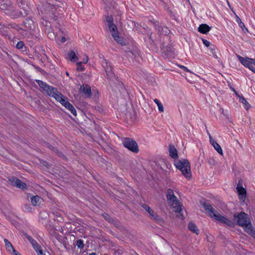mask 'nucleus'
<instances>
[{
    "mask_svg": "<svg viewBox=\"0 0 255 255\" xmlns=\"http://www.w3.org/2000/svg\"><path fill=\"white\" fill-rule=\"evenodd\" d=\"M201 204L211 217L215 218L217 221L221 223L225 224L229 227H234V223L232 221L219 214L217 211L213 208L210 204L209 203L204 202Z\"/></svg>",
    "mask_w": 255,
    "mask_h": 255,
    "instance_id": "obj_1",
    "label": "nucleus"
},
{
    "mask_svg": "<svg viewBox=\"0 0 255 255\" xmlns=\"http://www.w3.org/2000/svg\"><path fill=\"white\" fill-rule=\"evenodd\" d=\"M174 165L176 168L180 170L183 175L188 179H190L192 177L191 171L190 164L187 159H183L174 161Z\"/></svg>",
    "mask_w": 255,
    "mask_h": 255,
    "instance_id": "obj_2",
    "label": "nucleus"
},
{
    "mask_svg": "<svg viewBox=\"0 0 255 255\" xmlns=\"http://www.w3.org/2000/svg\"><path fill=\"white\" fill-rule=\"evenodd\" d=\"M168 203L171 208H175V212H180L182 210V206L180 204L177 198L175 196L172 189H168L166 193Z\"/></svg>",
    "mask_w": 255,
    "mask_h": 255,
    "instance_id": "obj_3",
    "label": "nucleus"
},
{
    "mask_svg": "<svg viewBox=\"0 0 255 255\" xmlns=\"http://www.w3.org/2000/svg\"><path fill=\"white\" fill-rule=\"evenodd\" d=\"M35 82L39 86L40 91L44 92L49 97L54 98L57 94L59 93V91L56 88L48 85L42 80L36 79Z\"/></svg>",
    "mask_w": 255,
    "mask_h": 255,
    "instance_id": "obj_4",
    "label": "nucleus"
},
{
    "mask_svg": "<svg viewBox=\"0 0 255 255\" xmlns=\"http://www.w3.org/2000/svg\"><path fill=\"white\" fill-rule=\"evenodd\" d=\"M233 217V219L237 221L238 225L240 227H245L251 223L249 215L244 212L234 214Z\"/></svg>",
    "mask_w": 255,
    "mask_h": 255,
    "instance_id": "obj_5",
    "label": "nucleus"
},
{
    "mask_svg": "<svg viewBox=\"0 0 255 255\" xmlns=\"http://www.w3.org/2000/svg\"><path fill=\"white\" fill-rule=\"evenodd\" d=\"M105 64L103 65L106 74V77L109 81H118V77L113 72V67L112 64L107 60H105Z\"/></svg>",
    "mask_w": 255,
    "mask_h": 255,
    "instance_id": "obj_6",
    "label": "nucleus"
},
{
    "mask_svg": "<svg viewBox=\"0 0 255 255\" xmlns=\"http://www.w3.org/2000/svg\"><path fill=\"white\" fill-rule=\"evenodd\" d=\"M124 146L129 151L137 153L139 151L138 146L136 142L132 138L126 137L123 141Z\"/></svg>",
    "mask_w": 255,
    "mask_h": 255,
    "instance_id": "obj_7",
    "label": "nucleus"
},
{
    "mask_svg": "<svg viewBox=\"0 0 255 255\" xmlns=\"http://www.w3.org/2000/svg\"><path fill=\"white\" fill-rule=\"evenodd\" d=\"M5 14L10 16L12 18H17L21 16H25L28 14V12L24 10V13L23 14L19 10H15L13 7H9L6 11H4Z\"/></svg>",
    "mask_w": 255,
    "mask_h": 255,
    "instance_id": "obj_8",
    "label": "nucleus"
},
{
    "mask_svg": "<svg viewBox=\"0 0 255 255\" xmlns=\"http://www.w3.org/2000/svg\"><path fill=\"white\" fill-rule=\"evenodd\" d=\"M10 184L17 188H20L22 190L26 189L27 186L25 183L22 182L19 179L16 177H11L8 179Z\"/></svg>",
    "mask_w": 255,
    "mask_h": 255,
    "instance_id": "obj_9",
    "label": "nucleus"
},
{
    "mask_svg": "<svg viewBox=\"0 0 255 255\" xmlns=\"http://www.w3.org/2000/svg\"><path fill=\"white\" fill-rule=\"evenodd\" d=\"M141 207L149 214L150 218L156 222H160L161 219L159 216L155 213L148 205L142 204Z\"/></svg>",
    "mask_w": 255,
    "mask_h": 255,
    "instance_id": "obj_10",
    "label": "nucleus"
},
{
    "mask_svg": "<svg viewBox=\"0 0 255 255\" xmlns=\"http://www.w3.org/2000/svg\"><path fill=\"white\" fill-rule=\"evenodd\" d=\"M237 190L239 193V199L244 201L246 198L247 191L246 189L244 188L241 184H240V181L237 185Z\"/></svg>",
    "mask_w": 255,
    "mask_h": 255,
    "instance_id": "obj_11",
    "label": "nucleus"
},
{
    "mask_svg": "<svg viewBox=\"0 0 255 255\" xmlns=\"http://www.w3.org/2000/svg\"><path fill=\"white\" fill-rule=\"evenodd\" d=\"M241 63L246 67H248L251 64H255V59H252L249 57L244 58L241 56H238Z\"/></svg>",
    "mask_w": 255,
    "mask_h": 255,
    "instance_id": "obj_12",
    "label": "nucleus"
},
{
    "mask_svg": "<svg viewBox=\"0 0 255 255\" xmlns=\"http://www.w3.org/2000/svg\"><path fill=\"white\" fill-rule=\"evenodd\" d=\"M111 33L112 37L118 43L122 46L126 45V41L124 40L123 37L119 36V33L118 29L116 30L115 31H113Z\"/></svg>",
    "mask_w": 255,
    "mask_h": 255,
    "instance_id": "obj_13",
    "label": "nucleus"
},
{
    "mask_svg": "<svg viewBox=\"0 0 255 255\" xmlns=\"http://www.w3.org/2000/svg\"><path fill=\"white\" fill-rule=\"evenodd\" d=\"M79 92L84 94L88 98H91L92 96L91 87L87 84H83L80 86Z\"/></svg>",
    "mask_w": 255,
    "mask_h": 255,
    "instance_id": "obj_14",
    "label": "nucleus"
},
{
    "mask_svg": "<svg viewBox=\"0 0 255 255\" xmlns=\"http://www.w3.org/2000/svg\"><path fill=\"white\" fill-rule=\"evenodd\" d=\"M210 142L214 147V149L219 153L222 155L223 154V150L220 145L210 135L209 136Z\"/></svg>",
    "mask_w": 255,
    "mask_h": 255,
    "instance_id": "obj_15",
    "label": "nucleus"
},
{
    "mask_svg": "<svg viewBox=\"0 0 255 255\" xmlns=\"http://www.w3.org/2000/svg\"><path fill=\"white\" fill-rule=\"evenodd\" d=\"M54 99L56 101L60 103L63 106L65 104L69 105L70 103L67 100V98L64 97V96L59 92V93L55 96Z\"/></svg>",
    "mask_w": 255,
    "mask_h": 255,
    "instance_id": "obj_16",
    "label": "nucleus"
},
{
    "mask_svg": "<svg viewBox=\"0 0 255 255\" xmlns=\"http://www.w3.org/2000/svg\"><path fill=\"white\" fill-rule=\"evenodd\" d=\"M106 20L109 23L108 27L110 32L118 29L117 26L113 23V18L111 16H108Z\"/></svg>",
    "mask_w": 255,
    "mask_h": 255,
    "instance_id": "obj_17",
    "label": "nucleus"
},
{
    "mask_svg": "<svg viewBox=\"0 0 255 255\" xmlns=\"http://www.w3.org/2000/svg\"><path fill=\"white\" fill-rule=\"evenodd\" d=\"M169 155L173 159H176L178 157L177 151L175 146L172 144L169 145Z\"/></svg>",
    "mask_w": 255,
    "mask_h": 255,
    "instance_id": "obj_18",
    "label": "nucleus"
},
{
    "mask_svg": "<svg viewBox=\"0 0 255 255\" xmlns=\"http://www.w3.org/2000/svg\"><path fill=\"white\" fill-rule=\"evenodd\" d=\"M211 30V27L207 24H201L198 28L199 32L207 34Z\"/></svg>",
    "mask_w": 255,
    "mask_h": 255,
    "instance_id": "obj_19",
    "label": "nucleus"
},
{
    "mask_svg": "<svg viewBox=\"0 0 255 255\" xmlns=\"http://www.w3.org/2000/svg\"><path fill=\"white\" fill-rule=\"evenodd\" d=\"M125 52L128 56L131 58H137L139 56V51L135 49L131 50H126Z\"/></svg>",
    "mask_w": 255,
    "mask_h": 255,
    "instance_id": "obj_20",
    "label": "nucleus"
},
{
    "mask_svg": "<svg viewBox=\"0 0 255 255\" xmlns=\"http://www.w3.org/2000/svg\"><path fill=\"white\" fill-rule=\"evenodd\" d=\"M188 229L189 230L197 235L199 234V230L198 229L196 224L193 222H190L189 223Z\"/></svg>",
    "mask_w": 255,
    "mask_h": 255,
    "instance_id": "obj_21",
    "label": "nucleus"
},
{
    "mask_svg": "<svg viewBox=\"0 0 255 255\" xmlns=\"http://www.w3.org/2000/svg\"><path fill=\"white\" fill-rule=\"evenodd\" d=\"M23 24L26 28V30L32 29L33 26V21L30 17L26 18L25 21H23Z\"/></svg>",
    "mask_w": 255,
    "mask_h": 255,
    "instance_id": "obj_22",
    "label": "nucleus"
},
{
    "mask_svg": "<svg viewBox=\"0 0 255 255\" xmlns=\"http://www.w3.org/2000/svg\"><path fill=\"white\" fill-rule=\"evenodd\" d=\"M157 31L159 34L167 35L170 33V30L166 26L161 25L158 27Z\"/></svg>",
    "mask_w": 255,
    "mask_h": 255,
    "instance_id": "obj_23",
    "label": "nucleus"
},
{
    "mask_svg": "<svg viewBox=\"0 0 255 255\" xmlns=\"http://www.w3.org/2000/svg\"><path fill=\"white\" fill-rule=\"evenodd\" d=\"M245 231L252 237L255 239V229L252 226L251 223L247 226L245 227Z\"/></svg>",
    "mask_w": 255,
    "mask_h": 255,
    "instance_id": "obj_24",
    "label": "nucleus"
},
{
    "mask_svg": "<svg viewBox=\"0 0 255 255\" xmlns=\"http://www.w3.org/2000/svg\"><path fill=\"white\" fill-rule=\"evenodd\" d=\"M8 27H6L4 24L0 23V32L3 36L8 37L10 39V36L8 35V31L7 29Z\"/></svg>",
    "mask_w": 255,
    "mask_h": 255,
    "instance_id": "obj_25",
    "label": "nucleus"
},
{
    "mask_svg": "<svg viewBox=\"0 0 255 255\" xmlns=\"http://www.w3.org/2000/svg\"><path fill=\"white\" fill-rule=\"evenodd\" d=\"M68 59L73 62L77 61L78 59V57L76 56L75 52L73 50H70L67 53Z\"/></svg>",
    "mask_w": 255,
    "mask_h": 255,
    "instance_id": "obj_26",
    "label": "nucleus"
},
{
    "mask_svg": "<svg viewBox=\"0 0 255 255\" xmlns=\"http://www.w3.org/2000/svg\"><path fill=\"white\" fill-rule=\"evenodd\" d=\"M4 243L6 251L10 253L12 252V250H15L12 245L6 239H4Z\"/></svg>",
    "mask_w": 255,
    "mask_h": 255,
    "instance_id": "obj_27",
    "label": "nucleus"
},
{
    "mask_svg": "<svg viewBox=\"0 0 255 255\" xmlns=\"http://www.w3.org/2000/svg\"><path fill=\"white\" fill-rule=\"evenodd\" d=\"M239 102L243 104L244 108L247 110H249L251 108L250 104L243 96L240 97Z\"/></svg>",
    "mask_w": 255,
    "mask_h": 255,
    "instance_id": "obj_28",
    "label": "nucleus"
},
{
    "mask_svg": "<svg viewBox=\"0 0 255 255\" xmlns=\"http://www.w3.org/2000/svg\"><path fill=\"white\" fill-rule=\"evenodd\" d=\"M104 218L109 223H117L116 219L112 218L109 214L107 213H104L102 214Z\"/></svg>",
    "mask_w": 255,
    "mask_h": 255,
    "instance_id": "obj_29",
    "label": "nucleus"
},
{
    "mask_svg": "<svg viewBox=\"0 0 255 255\" xmlns=\"http://www.w3.org/2000/svg\"><path fill=\"white\" fill-rule=\"evenodd\" d=\"M217 49V47L214 45H211V46L209 48V50L210 52L212 54L213 57L216 59H220L217 55L216 54V50Z\"/></svg>",
    "mask_w": 255,
    "mask_h": 255,
    "instance_id": "obj_30",
    "label": "nucleus"
},
{
    "mask_svg": "<svg viewBox=\"0 0 255 255\" xmlns=\"http://www.w3.org/2000/svg\"><path fill=\"white\" fill-rule=\"evenodd\" d=\"M7 2H9L8 0H3L0 3V7L2 10H4V12L10 7V6L8 5Z\"/></svg>",
    "mask_w": 255,
    "mask_h": 255,
    "instance_id": "obj_31",
    "label": "nucleus"
},
{
    "mask_svg": "<svg viewBox=\"0 0 255 255\" xmlns=\"http://www.w3.org/2000/svg\"><path fill=\"white\" fill-rule=\"evenodd\" d=\"M165 8L166 9L170 17H171L175 21H177L178 18L176 17L175 14L171 9H169V7L167 5L166 7H165Z\"/></svg>",
    "mask_w": 255,
    "mask_h": 255,
    "instance_id": "obj_32",
    "label": "nucleus"
},
{
    "mask_svg": "<svg viewBox=\"0 0 255 255\" xmlns=\"http://www.w3.org/2000/svg\"><path fill=\"white\" fill-rule=\"evenodd\" d=\"M30 199L32 205L34 206H36L38 204V203L39 202L41 199L38 196L36 195L32 196L30 198Z\"/></svg>",
    "mask_w": 255,
    "mask_h": 255,
    "instance_id": "obj_33",
    "label": "nucleus"
},
{
    "mask_svg": "<svg viewBox=\"0 0 255 255\" xmlns=\"http://www.w3.org/2000/svg\"><path fill=\"white\" fill-rule=\"evenodd\" d=\"M113 250L114 251V255H122L125 251V249L122 247H119L118 249Z\"/></svg>",
    "mask_w": 255,
    "mask_h": 255,
    "instance_id": "obj_34",
    "label": "nucleus"
},
{
    "mask_svg": "<svg viewBox=\"0 0 255 255\" xmlns=\"http://www.w3.org/2000/svg\"><path fill=\"white\" fill-rule=\"evenodd\" d=\"M154 102L157 105L159 111L160 112H163L164 111V108L162 103L157 99H155Z\"/></svg>",
    "mask_w": 255,
    "mask_h": 255,
    "instance_id": "obj_35",
    "label": "nucleus"
},
{
    "mask_svg": "<svg viewBox=\"0 0 255 255\" xmlns=\"http://www.w3.org/2000/svg\"><path fill=\"white\" fill-rule=\"evenodd\" d=\"M7 27H8V28L10 27L11 28L17 30L18 31L22 29L18 24L14 22L9 23Z\"/></svg>",
    "mask_w": 255,
    "mask_h": 255,
    "instance_id": "obj_36",
    "label": "nucleus"
},
{
    "mask_svg": "<svg viewBox=\"0 0 255 255\" xmlns=\"http://www.w3.org/2000/svg\"><path fill=\"white\" fill-rule=\"evenodd\" d=\"M67 109L69 110L71 112V113L75 116H77L76 110L71 104L70 103L68 105Z\"/></svg>",
    "mask_w": 255,
    "mask_h": 255,
    "instance_id": "obj_37",
    "label": "nucleus"
},
{
    "mask_svg": "<svg viewBox=\"0 0 255 255\" xmlns=\"http://www.w3.org/2000/svg\"><path fill=\"white\" fill-rule=\"evenodd\" d=\"M41 23L45 27L49 28L50 27L51 24L49 21L44 18L43 17L42 19V21H41Z\"/></svg>",
    "mask_w": 255,
    "mask_h": 255,
    "instance_id": "obj_38",
    "label": "nucleus"
},
{
    "mask_svg": "<svg viewBox=\"0 0 255 255\" xmlns=\"http://www.w3.org/2000/svg\"><path fill=\"white\" fill-rule=\"evenodd\" d=\"M76 245L77 246V247L79 249H83L84 247L83 241L81 239L78 240L76 242Z\"/></svg>",
    "mask_w": 255,
    "mask_h": 255,
    "instance_id": "obj_39",
    "label": "nucleus"
},
{
    "mask_svg": "<svg viewBox=\"0 0 255 255\" xmlns=\"http://www.w3.org/2000/svg\"><path fill=\"white\" fill-rule=\"evenodd\" d=\"M77 70L78 71L82 72L84 71L85 67L83 65H82V62H79L77 63Z\"/></svg>",
    "mask_w": 255,
    "mask_h": 255,
    "instance_id": "obj_40",
    "label": "nucleus"
},
{
    "mask_svg": "<svg viewBox=\"0 0 255 255\" xmlns=\"http://www.w3.org/2000/svg\"><path fill=\"white\" fill-rule=\"evenodd\" d=\"M25 238L29 241V242L31 243V244L32 245H35L36 243L37 242L35 240H34L31 236L27 234L25 235Z\"/></svg>",
    "mask_w": 255,
    "mask_h": 255,
    "instance_id": "obj_41",
    "label": "nucleus"
},
{
    "mask_svg": "<svg viewBox=\"0 0 255 255\" xmlns=\"http://www.w3.org/2000/svg\"><path fill=\"white\" fill-rule=\"evenodd\" d=\"M23 210L27 212H32V208L30 204H25L23 206Z\"/></svg>",
    "mask_w": 255,
    "mask_h": 255,
    "instance_id": "obj_42",
    "label": "nucleus"
},
{
    "mask_svg": "<svg viewBox=\"0 0 255 255\" xmlns=\"http://www.w3.org/2000/svg\"><path fill=\"white\" fill-rule=\"evenodd\" d=\"M54 152H56L58 156L61 157V158L65 160L67 159L66 156L63 152L59 151L58 149H57V151Z\"/></svg>",
    "mask_w": 255,
    "mask_h": 255,
    "instance_id": "obj_43",
    "label": "nucleus"
},
{
    "mask_svg": "<svg viewBox=\"0 0 255 255\" xmlns=\"http://www.w3.org/2000/svg\"><path fill=\"white\" fill-rule=\"evenodd\" d=\"M24 46V42L22 41H19L17 43L16 48L17 49H22Z\"/></svg>",
    "mask_w": 255,
    "mask_h": 255,
    "instance_id": "obj_44",
    "label": "nucleus"
},
{
    "mask_svg": "<svg viewBox=\"0 0 255 255\" xmlns=\"http://www.w3.org/2000/svg\"><path fill=\"white\" fill-rule=\"evenodd\" d=\"M152 23V24L154 27V28L157 30L158 27H160L161 25H159V23L157 20H154L153 21H151Z\"/></svg>",
    "mask_w": 255,
    "mask_h": 255,
    "instance_id": "obj_45",
    "label": "nucleus"
},
{
    "mask_svg": "<svg viewBox=\"0 0 255 255\" xmlns=\"http://www.w3.org/2000/svg\"><path fill=\"white\" fill-rule=\"evenodd\" d=\"M202 42L207 47H210L211 45L210 42L205 39H203Z\"/></svg>",
    "mask_w": 255,
    "mask_h": 255,
    "instance_id": "obj_46",
    "label": "nucleus"
},
{
    "mask_svg": "<svg viewBox=\"0 0 255 255\" xmlns=\"http://www.w3.org/2000/svg\"><path fill=\"white\" fill-rule=\"evenodd\" d=\"M47 147L50 149V150H52L53 151H57V148L53 146L52 145L48 143H46Z\"/></svg>",
    "mask_w": 255,
    "mask_h": 255,
    "instance_id": "obj_47",
    "label": "nucleus"
},
{
    "mask_svg": "<svg viewBox=\"0 0 255 255\" xmlns=\"http://www.w3.org/2000/svg\"><path fill=\"white\" fill-rule=\"evenodd\" d=\"M32 247L35 252H36V251H37V250H39L40 248H41V247L39 246V245L38 244L37 242L36 243L35 245H32Z\"/></svg>",
    "mask_w": 255,
    "mask_h": 255,
    "instance_id": "obj_48",
    "label": "nucleus"
},
{
    "mask_svg": "<svg viewBox=\"0 0 255 255\" xmlns=\"http://www.w3.org/2000/svg\"><path fill=\"white\" fill-rule=\"evenodd\" d=\"M50 17H51V18L52 19H53L54 21H57L58 19L57 15L54 13H52V15H50Z\"/></svg>",
    "mask_w": 255,
    "mask_h": 255,
    "instance_id": "obj_49",
    "label": "nucleus"
},
{
    "mask_svg": "<svg viewBox=\"0 0 255 255\" xmlns=\"http://www.w3.org/2000/svg\"><path fill=\"white\" fill-rule=\"evenodd\" d=\"M89 58L87 55H85L83 59L82 63L86 64L88 62Z\"/></svg>",
    "mask_w": 255,
    "mask_h": 255,
    "instance_id": "obj_50",
    "label": "nucleus"
},
{
    "mask_svg": "<svg viewBox=\"0 0 255 255\" xmlns=\"http://www.w3.org/2000/svg\"><path fill=\"white\" fill-rule=\"evenodd\" d=\"M254 64H251L248 68L252 71L253 73H255V68L253 66Z\"/></svg>",
    "mask_w": 255,
    "mask_h": 255,
    "instance_id": "obj_51",
    "label": "nucleus"
},
{
    "mask_svg": "<svg viewBox=\"0 0 255 255\" xmlns=\"http://www.w3.org/2000/svg\"><path fill=\"white\" fill-rule=\"evenodd\" d=\"M12 255H20L19 253L16 251L15 250H12V252L10 253Z\"/></svg>",
    "mask_w": 255,
    "mask_h": 255,
    "instance_id": "obj_52",
    "label": "nucleus"
},
{
    "mask_svg": "<svg viewBox=\"0 0 255 255\" xmlns=\"http://www.w3.org/2000/svg\"><path fill=\"white\" fill-rule=\"evenodd\" d=\"M179 67L182 69L184 71H186V72H189V70H188V69L184 66H183V65H179Z\"/></svg>",
    "mask_w": 255,
    "mask_h": 255,
    "instance_id": "obj_53",
    "label": "nucleus"
},
{
    "mask_svg": "<svg viewBox=\"0 0 255 255\" xmlns=\"http://www.w3.org/2000/svg\"><path fill=\"white\" fill-rule=\"evenodd\" d=\"M36 252L37 253V254L38 255H45L44 254H43V252H42V250L41 249V248H40L39 250L36 251Z\"/></svg>",
    "mask_w": 255,
    "mask_h": 255,
    "instance_id": "obj_54",
    "label": "nucleus"
},
{
    "mask_svg": "<svg viewBox=\"0 0 255 255\" xmlns=\"http://www.w3.org/2000/svg\"><path fill=\"white\" fill-rule=\"evenodd\" d=\"M44 166L46 167H48L49 165V163L46 161H43V162H40Z\"/></svg>",
    "mask_w": 255,
    "mask_h": 255,
    "instance_id": "obj_55",
    "label": "nucleus"
},
{
    "mask_svg": "<svg viewBox=\"0 0 255 255\" xmlns=\"http://www.w3.org/2000/svg\"><path fill=\"white\" fill-rule=\"evenodd\" d=\"M166 51L167 52H169L171 53H172L173 52V50H172V48L170 46L166 47Z\"/></svg>",
    "mask_w": 255,
    "mask_h": 255,
    "instance_id": "obj_56",
    "label": "nucleus"
},
{
    "mask_svg": "<svg viewBox=\"0 0 255 255\" xmlns=\"http://www.w3.org/2000/svg\"><path fill=\"white\" fill-rule=\"evenodd\" d=\"M148 36H149V39L150 40V43H153V39L152 38V36H152V33H150V34H148Z\"/></svg>",
    "mask_w": 255,
    "mask_h": 255,
    "instance_id": "obj_57",
    "label": "nucleus"
},
{
    "mask_svg": "<svg viewBox=\"0 0 255 255\" xmlns=\"http://www.w3.org/2000/svg\"><path fill=\"white\" fill-rule=\"evenodd\" d=\"M159 0L161 1L163 3V4L164 5V7H166V6L167 5V2L168 0Z\"/></svg>",
    "mask_w": 255,
    "mask_h": 255,
    "instance_id": "obj_58",
    "label": "nucleus"
},
{
    "mask_svg": "<svg viewBox=\"0 0 255 255\" xmlns=\"http://www.w3.org/2000/svg\"><path fill=\"white\" fill-rule=\"evenodd\" d=\"M236 21L238 22V23L239 24V23H240L241 22H242V20L241 19V18L238 16H236Z\"/></svg>",
    "mask_w": 255,
    "mask_h": 255,
    "instance_id": "obj_59",
    "label": "nucleus"
},
{
    "mask_svg": "<svg viewBox=\"0 0 255 255\" xmlns=\"http://www.w3.org/2000/svg\"><path fill=\"white\" fill-rule=\"evenodd\" d=\"M239 25L242 28V29H243V28H244L245 27V25L243 22L239 23Z\"/></svg>",
    "mask_w": 255,
    "mask_h": 255,
    "instance_id": "obj_60",
    "label": "nucleus"
},
{
    "mask_svg": "<svg viewBox=\"0 0 255 255\" xmlns=\"http://www.w3.org/2000/svg\"><path fill=\"white\" fill-rule=\"evenodd\" d=\"M116 221H117V223H112V224L114 225L116 227H118L120 226V222L116 219Z\"/></svg>",
    "mask_w": 255,
    "mask_h": 255,
    "instance_id": "obj_61",
    "label": "nucleus"
},
{
    "mask_svg": "<svg viewBox=\"0 0 255 255\" xmlns=\"http://www.w3.org/2000/svg\"><path fill=\"white\" fill-rule=\"evenodd\" d=\"M242 30L245 33L249 32L248 29L247 28H246V27L244 28H243Z\"/></svg>",
    "mask_w": 255,
    "mask_h": 255,
    "instance_id": "obj_62",
    "label": "nucleus"
},
{
    "mask_svg": "<svg viewBox=\"0 0 255 255\" xmlns=\"http://www.w3.org/2000/svg\"><path fill=\"white\" fill-rule=\"evenodd\" d=\"M66 41V38L64 37H62L61 39V42L62 43H64Z\"/></svg>",
    "mask_w": 255,
    "mask_h": 255,
    "instance_id": "obj_63",
    "label": "nucleus"
},
{
    "mask_svg": "<svg viewBox=\"0 0 255 255\" xmlns=\"http://www.w3.org/2000/svg\"><path fill=\"white\" fill-rule=\"evenodd\" d=\"M89 255H96V254L95 253H91Z\"/></svg>",
    "mask_w": 255,
    "mask_h": 255,
    "instance_id": "obj_64",
    "label": "nucleus"
}]
</instances>
